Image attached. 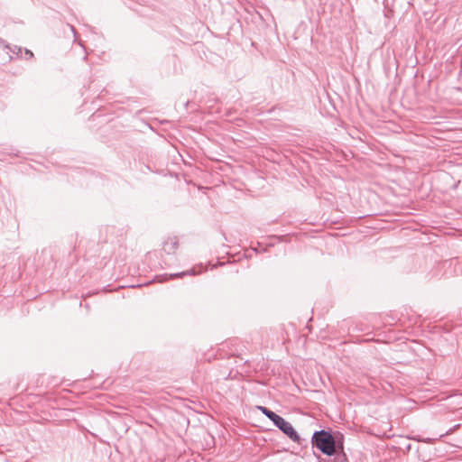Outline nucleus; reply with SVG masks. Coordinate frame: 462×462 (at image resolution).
Masks as SVG:
<instances>
[{
	"label": "nucleus",
	"instance_id": "8",
	"mask_svg": "<svg viewBox=\"0 0 462 462\" xmlns=\"http://www.w3.org/2000/svg\"><path fill=\"white\" fill-rule=\"evenodd\" d=\"M24 54H25L26 60L32 59L33 57V53L30 50H27V49L24 50Z\"/></svg>",
	"mask_w": 462,
	"mask_h": 462
},
{
	"label": "nucleus",
	"instance_id": "3",
	"mask_svg": "<svg viewBox=\"0 0 462 462\" xmlns=\"http://www.w3.org/2000/svg\"><path fill=\"white\" fill-rule=\"evenodd\" d=\"M201 271H199L197 272L195 268H192V269H189L188 271H185V272H181V273H172V274H163V275H161L158 277V281L160 282H166L170 279H175V278H181V277H184V276H187V275H195L199 273H200Z\"/></svg>",
	"mask_w": 462,
	"mask_h": 462
},
{
	"label": "nucleus",
	"instance_id": "2",
	"mask_svg": "<svg viewBox=\"0 0 462 462\" xmlns=\"http://www.w3.org/2000/svg\"><path fill=\"white\" fill-rule=\"evenodd\" d=\"M258 409L291 440L299 442L300 437L289 421L266 407L259 406Z\"/></svg>",
	"mask_w": 462,
	"mask_h": 462
},
{
	"label": "nucleus",
	"instance_id": "5",
	"mask_svg": "<svg viewBox=\"0 0 462 462\" xmlns=\"http://www.w3.org/2000/svg\"><path fill=\"white\" fill-rule=\"evenodd\" d=\"M6 47L12 51L13 54L16 55L17 57L22 55L23 50L21 47H18L16 45H14V47H9L7 45Z\"/></svg>",
	"mask_w": 462,
	"mask_h": 462
},
{
	"label": "nucleus",
	"instance_id": "7",
	"mask_svg": "<svg viewBox=\"0 0 462 462\" xmlns=\"http://www.w3.org/2000/svg\"><path fill=\"white\" fill-rule=\"evenodd\" d=\"M459 426H460L459 424L455 425L452 429L448 430L445 434H442L440 437L448 436V435L453 433L456 430H457L459 428Z\"/></svg>",
	"mask_w": 462,
	"mask_h": 462
},
{
	"label": "nucleus",
	"instance_id": "6",
	"mask_svg": "<svg viewBox=\"0 0 462 462\" xmlns=\"http://www.w3.org/2000/svg\"><path fill=\"white\" fill-rule=\"evenodd\" d=\"M311 443L313 448H318V430H315L311 437Z\"/></svg>",
	"mask_w": 462,
	"mask_h": 462
},
{
	"label": "nucleus",
	"instance_id": "4",
	"mask_svg": "<svg viewBox=\"0 0 462 462\" xmlns=\"http://www.w3.org/2000/svg\"><path fill=\"white\" fill-rule=\"evenodd\" d=\"M178 247V242L176 238H170L167 241H165L163 245V250L167 254L173 253Z\"/></svg>",
	"mask_w": 462,
	"mask_h": 462
},
{
	"label": "nucleus",
	"instance_id": "1",
	"mask_svg": "<svg viewBox=\"0 0 462 462\" xmlns=\"http://www.w3.org/2000/svg\"><path fill=\"white\" fill-rule=\"evenodd\" d=\"M344 437L339 431L333 433L321 430H319V451L328 456H332L343 451Z\"/></svg>",
	"mask_w": 462,
	"mask_h": 462
}]
</instances>
